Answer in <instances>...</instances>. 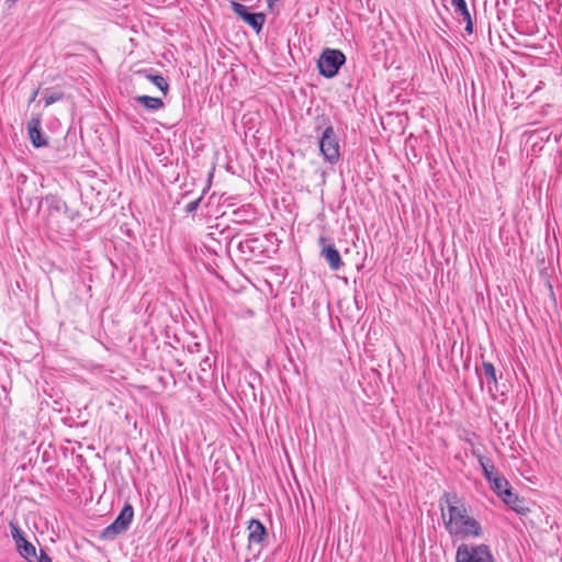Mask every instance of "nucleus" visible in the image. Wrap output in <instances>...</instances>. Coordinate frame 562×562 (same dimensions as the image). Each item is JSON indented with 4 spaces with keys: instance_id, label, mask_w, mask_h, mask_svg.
I'll use <instances>...</instances> for the list:
<instances>
[{
    "instance_id": "obj_1",
    "label": "nucleus",
    "mask_w": 562,
    "mask_h": 562,
    "mask_svg": "<svg viewBox=\"0 0 562 562\" xmlns=\"http://www.w3.org/2000/svg\"><path fill=\"white\" fill-rule=\"evenodd\" d=\"M443 526L451 537L459 539L479 538L481 524L470 514L465 502L456 493H445L440 499Z\"/></svg>"
},
{
    "instance_id": "obj_2",
    "label": "nucleus",
    "mask_w": 562,
    "mask_h": 562,
    "mask_svg": "<svg viewBox=\"0 0 562 562\" xmlns=\"http://www.w3.org/2000/svg\"><path fill=\"white\" fill-rule=\"evenodd\" d=\"M346 56L339 49L326 48L321 54L317 66L321 75L333 78L345 64Z\"/></svg>"
},
{
    "instance_id": "obj_3",
    "label": "nucleus",
    "mask_w": 562,
    "mask_h": 562,
    "mask_svg": "<svg viewBox=\"0 0 562 562\" xmlns=\"http://www.w3.org/2000/svg\"><path fill=\"white\" fill-rule=\"evenodd\" d=\"M457 562H495L486 544L470 546L462 543L458 547Z\"/></svg>"
},
{
    "instance_id": "obj_4",
    "label": "nucleus",
    "mask_w": 562,
    "mask_h": 562,
    "mask_svg": "<svg viewBox=\"0 0 562 562\" xmlns=\"http://www.w3.org/2000/svg\"><path fill=\"white\" fill-rule=\"evenodd\" d=\"M134 517V509L131 504H125L116 519L101 532V539L112 540L125 531Z\"/></svg>"
},
{
    "instance_id": "obj_5",
    "label": "nucleus",
    "mask_w": 562,
    "mask_h": 562,
    "mask_svg": "<svg viewBox=\"0 0 562 562\" xmlns=\"http://www.w3.org/2000/svg\"><path fill=\"white\" fill-rule=\"evenodd\" d=\"M319 149L324 155L325 159L328 160L330 164H335L338 161L340 156L339 143L337 140L334 127L331 125L325 128L319 142Z\"/></svg>"
},
{
    "instance_id": "obj_6",
    "label": "nucleus",
    "mask_w": 562,
    "mask_h": 562,
    "mask_svg": "<svg viewBox=\"0 0 562 562\" xmlns=\"http://www.w3.org/2000/svg\"><path fill=\"white\" fill-rule=\"evenodd\" d=\"M231 8L245 23L252 27L257 34L260 33L266 22L265 13H249L244 4L236 1H231Z\"/></svg>"
},
{
    "instance_id": "obj_7",
    "label": "nucleus",
    "mask_w": 562,
    "mask_h": 562,
    "mask_svg": "<svg viewBox=\"0 0 562 562\" xmlns=\"http://www.w3.org/2000/svg\"><path fill=\"white\" fill-rule=\"evenodd\" d=\"M47 203V221L49 223H57L58 215L66 214L68 207L66 202L54 194H49L45 199Z\"/></svg>"
},
{
    "instance_id": "obj_8",
    "label": "nucleus",
    "mask_w": 562,
    "mask_h": 562,
    "mask_svg": "<svg viewBox=\"0 0 562 562\" xmlns=\"http://www.w3.org/2000/svg\"><path fill=\"white\" fill-rule=\"evenodd\" d=\"M326 238L319 237L318 243L323 245L321 250V256L327 261L329 268L333 271L339 270L344 262L341 260V256L339 251L333 245H325Z\"/></svg>"
},
{
    "instance_id": "obj_9",
    "label": "nucleus",
    "mask_w": 562,
    "mask_h": 562,
    "mask_svg": "<svg viewBox=\"0 0 562 562\" xmlns=\"http://www.w3.org/2000/svg\"><path fill=\"white\" fill-rule=\"evenodd\" d=\"M247 530L249 543L261 544L267 537V530L258 519H251Z\"/></svg>"
},
{
    "instance_id": "obj_10",
    "label": "nucleus",
    "mask_w": 562,
    "mask_h": 562,
    "mask_svg": "<svg viewBox=\"0 0 562 562\" xmlns=\"http://www.w3.org/2000/svg\"><path fill=\"white\" fill-rule=\"evenodd\" d=\"M27 132L32 144L35 147H43L47 140L41 135V120L40 117H32L27 123Z\"/></svg>"
},
{
    "instance_id": "obj_11",
    "label": "nucleus",
    "mask_w": 562,
    "mask_h": 562,
    "mask_svg": "<svg viewBox=\"0 0 562 562\" xmlns=\"http://www.w3.org/2000/svg\"><path fill=\"white\" fill-rule=\"evenodd\" d=\"M482 374L486 381L487 389L490 393H493L498 390V381L496 375V369L491 362L483 361L482 363Z\"/></svg>"
},
{
    "instance_id": "obj_12",
    "label": "nucleus",
    "mask_w": 562,
    "mask_h": 562,
    "mask_svg": "<svg viewBox=\"0 0 562 562\" xmlns=\"http://www.w3.org/2000/svg\"><path fill=\"white\" fill-rule=\"evenodd\" d=\"M501 497L515 512H517L519 514H525L528 512V507L525 505V502L522 499H519V497L512 492L510 487L508 490H506L501 495Z\"/></svg>"
},
{
    "instance_id": "obj_13",
    "label": "nucleus",
    "mask_w": 562,
    "mask_h": 562,
    "mask_svg": "<svg viewBox=\"0 0 562 562\" xmlns=\"http://www.w3.org/2000/svg\"><path fill=\"white\" fill-rule=\"evenodd\" d=\"M501 497L515 512H517L519 514H525L528 512V507L525 505V502L522 499H519V497L512 492L510 487L508 490H506L501 495Z\"/></svg>"
},
{
    "instance_id": "obj_14",
    "label": "nucleus",
    "mask_w": 562,
    "mask_h": 562,
    "mask_svg": "<svg viewBox=\"0 0 562 562\" xmlns=\"http://www.w3.org/2000/svg\"><path fill=\"white\" fill-rule=\"evenodd\" d=\"M19 553L29 562H36V548L26 539L16 544Z\"/></svg>"
},
{
    "instance_id": "obj_15",
    "label": "nucleus",
    "mask_w": 562,
    "mask_h": 562,
    "mask_svg": "<svg viewBox=\"0 0 562 562\" xmlns=\"http://www.w3.org/2000/svg\"><path fill=\"white\" fill-rule=\"evenodd\" d=\"M479 463L483 470L484 476L491 483L496 475H499L493 462L484 456H479Z\"/></svg>"
},
{
    "instance_id": "obj_16",
    "label": "nucleus",
    "mask_w": 562,
    "mask_h": 562,
    "mask_svg": "<svg viewBox=\"0 0 562 562\" xmlns=\"http://www.w3.org/2000/svg\"><path fill=\"white\" fill-rule=\"evenodd\" d=\"M135 101L148 110H159L165 105L162 99L148 95H138L135 98Z\"/></svg>"
},
{
    "instance_id": "obj_17",
    "label": "nucleus",
    "mask_w": 562,
    "mask_h": 562,
    "mask_svg": "<svg viewBox=\"0 0 562 562\" xmlns=\"http://www.w3.org/2000/svg\"><path fill=\"white\" fill-rule=\"evenodd\" d=\"M492 490L501 496L506 490L510 487L509 482L502 475H496L491 482Z\"/></svg>"
},
{
    "instance_id": "obj_18",
    "label": "nucleus",
    "mask_w": 562,
    "mask_h": 562,
    "mask_svg": "<svg viewBox=\"0 0 562 562\" xmlns=\"http://www.w3.org/2000/svg\"><path fill=\"white\" fill-rule=\"evenodd\" d=\"M147 79L153 82L164 94H167L169 85L160 75H148Z\"/></svg>"
},
{
    "instance_id": "obj_19",
    "label": "nucleus",
    "mask_w": 562,
    "mask_h": 562,
    "mask_svg": "<svg viewBox=\"0 0 562 562\" xmlns=\"http://www.w3.org/2000/svg\"><path fill=\"white\" fill-rule=\"evenodd\" d=\"M456 13H459L460 15H462V18L465 22V31L471 34L473 32V22H472L471 14L468 10V7L457 11Z\"/></svg>"
},
{
    "instance_id": "obj_20",
    "label": "nucleus",
    "mask_w": 562,
    "mask_h": 562,
    "mask_svg": "<svg viewBox=\"0 0 562 562\" xmlns=\"http://www.w3.org/2000/svg\"><path fill=\"white\" fill-rule=\"evenodd\" d=\"M10 528H11L12 538L14 539L15 544H19L21 541L25 540V538L22 536L20 529L18 528V526L15 524L10 522Z\"/></svg>"
},
{
    "instance_id": "obj_21",
    "label": "nucleus",
    "mask_w": 562,
    "mask_h": 562,
    "mask_svg": "<svg viewBox=\"0 0 562 562\" xmlns=\"http://www.w3.org/2000/svg\"><path fill=\"white\" fill-rule=\"evenodd\" d=\"M63 98H64L63 92H54V93L45 97V104L48 106V105L61 100Z\"/></svg>"
},
{
    "instance_id": "obj_22",
    "label": "nucleus",
    "mask_w": 562,
    "mask_h": 562,
    "mask_svg": "<svg viewBox=\"0 0 562 562\" xmlns=\"http://www.w3.org/2000/svg\"><path fill=\"white\" fill-rule=\"evenodd\" d=\"M451 4L456 12L468 7L465 0H451Z\"/></svg>"
},
{
    "instance_id": "obj_23",
    "label": "nucleus",
    "mask_w": 562,
    "mask_h": 562,
    "mask_svg": "<svg viewBox=\"0 0 562 562\" xmlns=\"http://www.w3.org/2000/svg\"><path fill=\"white\" fill-rule=\"evenodd\" d=\"M36 562H52V559L44 550H41L40 557H37Z\"/></svg>"
},
{
    "instance_id": "obj_24",
    "label": "nucleus",
    "mask_w": 562,
    "mask_h": 562,
    "mask_svg": "<svg viewBox=\"0 0 562 562\" xmlns=\"http://www.w3.org/2000/svg\"><path fill=\"white\" fill-rule=\"evenodd\" d=\"M201 199H196L195 201L190 202L187 205V212H193L199 206Z\"/></svg>"
},
{
    "instance_id": "obj_25",
    "label": "nucleus",
    "mask_w": 562,
    "mask_h": 562,
    "mask_svg": "<svg viewBox=\"0 0 562 562\" xmlns=\"http://www.w3.org/2000/svg\"><path fill=\"white\" fill-rule=\"evenodd\" d=\"M36 94H37V91H35V92H34V95H32L31 101H33V100L35 99Z\"/></svg>"
},
{
    "instance_id": "obj_26",
    "label": "nucleus",
    "mask_w": 562,
    "mask_h": 562,
    "mask_svg": "<svg viewBox=\"0 0 562 562\" xmlns=\"http://www.w3.org/2000/svg\"><path fill=\"white\" fill-rule=\"evenodd\" d=\"M13 2H15L16 0H12Z\"/></svg>"
},
{
    "instance_id": "obj_27",
    "label": "nucleus",
    "mask_w": 562,
    "mask_h": 562,
    "mask_svg": "<svg viewBox=\"0 0 562 562\" xmlns=\"http://www.w3.org/2000/svg\"><path fill=\"white\" fill-rule=\"evenodd\" d=\"M268 1L270 2L271 0H268Z\"/></svg>"
}]
</instances>
